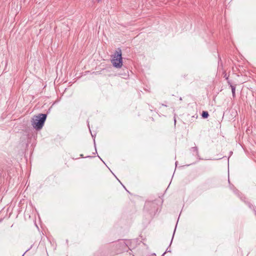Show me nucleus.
I'll return each instance as SVG.
<instances>
[{
    "instance_id": "nucleus-1",
    "label": "nucleus",
    "mask_w": 256,
    "mask_h": 256,
    "mask_svg": "<svg viewBox=\"0 0 256 256\" xmlns=\"http://www.w3.org/2000/svg\"><path fill=\"white\" fill-rule=\"evenodd\" d=\"M46 114H39L34 116L32 121V125L36 130H39L42 128L44 122L46 120Z\"/></svg>"
},
{
    "instance_id": "nucleus-2",
    "label": "nucleus",
    "mask_w": 256,
    "mask_h": 256,
    "mask_svg": "<svg viewBox=\"0 0 256 256\" xmlns=\"http://www.w3.org/2000/svg\"><path fill=\"white\" fill-rule=\"evenodd\" d=\"M111 62L113 66L116 68H120L122 67V51L120 48H118V50L116 51Z\"/></svg>"
},
{
    "instance_id": "nucleus-3",
    "label": "nucleus",
    "mask_w": 256,
    "mask_h": 256,
    "mask_svg": "<svg viewBox=\"0 0 256 256\" xmlns=\"http://www.w3.org/2000/svg\"><path fill=\"white\" fill-rule=\"evenodd\" d=\"M228 84L230 85V86L231 87L232 92V96H235L236 93V86H232L230 82H228Z\"/></svg>"
},
{
    "instance_id": "nucleus-4",
    "label": "nucleus",
    "mask_w": 256,
    "mask_h": 256,
    "mask_svg": "<svg viewBox=\"0 0 256 256\" xmlns=\"http://www.w3.org/2000/svg\"><path fill=\"white\" fill-rule=\"evenodd\" d=\"M208 116V114L207 112L204 111L202 113V116L204 118H207Z\"/></svg>"
},
{
    "instance_id": "nucleus-5",
    "label": "nucleus",
    "mask_w": 256,
    "mask_h": 256,
    "mask_svg": "<svg viewBox=\"0 0 256 256\" xmlns=\"http://www.w3.org/2000/svg\"><path fill=\"white\" fill-rule=\"evenodd\" d=\"M194 152H196V153L198 152V148L196 147H194L192 148Z\"/></svg>"
},
{
    "instance_id": "nucleus-6",
    "label": "nucleus",
    "mask_w": 256,
    "mask_h": 256,
    "mask_svg": "<svg viewBox=\"0 0 256 256\" xmlns=\"http://www.w3.org/2000/svg\"><path fill=\"white\" fill-rule=\"evenodd\" d=\"M224 77L226 78V79H228V77L226 76V74L224 76Z\"/></svg>"
}]
</instances>
